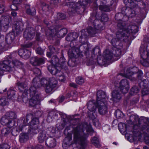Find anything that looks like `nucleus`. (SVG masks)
<instances>
[{
    "mask_svg": "<svg viewBox=\"0 0 149 149\" xmlns=\"http://www.w3.org/2000/svg\"><path fill=\"white\" fill-rule=\"evenodd\" d=\"M91 127L86 123H79L73 128L74 141V143L81 146L79 149H84L88 143L87 138L88 132H92Z\"/></svg>",
    "mask_w": 149,
    "mask_h": 149,
    "instance_id": "nucleus-1",
    "label": "nucleus"
},
{
    "mask_svg": "<svg viewBox=\"0 0 149 149\" xmlns=\"http://www.w3.org/2000/svg\"><path fill=\"white\" fill-rule=\"evenodd\" d=\"M89 21L93 23V25L94 27L93 28L92 27L90 26L88 28L86 31L85 30H82L81 31V35L79 41L81 43L85 44L86 42H87L86 38L88 35L91 37H93L96 33H98V30H103L104 27L101 24V23L100 21L96 19L95 15H91L89 19Z\"/></svg>",
    "mask_w": 149,
    "mask_h": 149,
    "instance_id": "nucleus-2",
    "label": "nucleus"
},
{
    "mask_svg": "<svg viewBox=\"0 0 149 149\" xmlns=\"http://www.w3.org/2000/svg\"><path fill=\"white\" fill-rule=\"evenodd\" d=\"M91 2V0H80L77 3L71 2L67 3L66 5L69 6L68 13L70 15H73L76 13L81 14L85 10L88 3Z\"/></svg>",
    "mask_w": 149,
    "mask_h": 149,
    "instance_id": "nucleus-3",
    "label": "nucleus"
},
{
    "mask_svg": "<svg viewBox=\"0 0 149 149\" xmlns=\"http://www.w3.org/2000/svg\"><path fill=\"white\" fill-rule=\"evenodd\" d=\"M118 26L120 29H124L125 31L129 34L128 37L130 40H133L135 38L134 35L137 33L138 31V27L135 25H128L126 23L121 22L118 23Z\"/></svg>",
    "mask_w": 149,
    "mask_h": 149,
    "instance_id": "nucleus-4",
    "label": "nucleus"
},
{
    "mask_svg": "<svg viewBox=\"0 0 149 149\" xmlns=\"http://www.w3.org/2000/svg\"><path fill=\"white\" fill-rule=\"evenodd\" d=\"M143 74V73L141 70L137 67H134L131 69H127L125 77L131 81H135L136 78L141 80Z\"/></svg>",
    "mask_w": 149,
    "mask_h": 149,
    "instance_id": "nucleus-5",
    "label": "nucleus"
},
{
    "mask_svg": "<svg viewBox=\"0 0 149 149\" xmlns=\"http://www.w3.org/2000/svg\"><path fill=\"white\" fill-rule=\"evenodd\" d=\"M32 117L31 114H29L26 115V118H23L22 119L19 120L17 121L18 128H13L11 132L12 134L14 136H16L18 134L19 132L22 130L23 127L27 125L29 120L30 118H31Z\"/></svg>",
    "mask_w": 149,
    "mask_h": 149,
    "instance_id": "nucleus-6",
    "label": "nucleus"
},
{
    "mask_svg": "<svg viewBox=\"0 0 149 149\" xmlns=\"http://www.w3.org/2000/svg\"><path fill=\"white\" fill-rule=\"evenodd\" d=\"M79 53V49L78 47L74 46L69 49L68 55L70 58L68 62V65L70 67H73L76 65V60L75 58Z\"/></svg>",
    "mask_w": 149,
    "mask_h": 149,
    "instance_id": "nucleus-7",
    "label": "nucleus"
},
{
    "mask_svg": "<svg viewBox=\"0 0 149 149\" xmlns=\"http://www.w3.org/2000/svg\"><path fill=\"white\" fill-rule=\"evenodd\" d=\"M100 5L99 9L104 11L109 12L110 7L113 3V0H99Z\"/></svg>",
    "mask_w": 149,
    "mask_h": 149,
    "instance_id": "nucleus-8",
    "label": "nucleus"
},
{
    "mask_svg": "<svg viewBox=\"0 0 149 149\" xmlns=\"http://www.w3.org/2000/svg\"><path fill=\"white\" fill-rule=\"evenodd\" d=\"M121 11L123 15H124L123 19L126 18V20L127 21L129 18L134 17L136 15V13L135 10L128 7H123Z\"/></svg>",
    "mask_w": 149,
    "mask_h": 149,
    "instance_id": "nucleus-9",
    "label": "nucleus"
},
{
    "mask_svg": "<svg viewBox=\"0 0 149 149\" xmlns=\"http://www.w3.org/2000/svg\"><path fill=\"white\" fill-rule=\"evenodd\" d=\"M26 28L24 32V38L26 40H31L34 37L35 30L32 27L29 26V23L27 22Z\"/></svg>",
    "mask_w": 149,
    "mask_h": 149,
    "instance_id": "nucleus-10",
    "label": "nucleus"
},
{
    "mask_svg": "<svg viewBox=\"0 0 149 149\" xmlns=\"http://www.w3.org/2000/svg\"><path fill=\"white\" fill-rule=\"evenodd\" d=\"M13 33L15 34L16 36L21 34L24 29V24L21 21L15 22L13 26Z\"/></svg>",
    "mask_w": 149,
    "mask_h": 149,
    "instance_id": "nucleus-11",
    "label": "nucleus"
},
{
    "mask_svg": "<svg viewBox=\"0 0 149 149\" xmlns=\"http://www.w3.org/2000/svg\"><path fill=\"white\" fill-rule=\"evenodd\" d=\"M117 27L119 31L116 33V39H118L120 41V39H123V40L125 42H126V40H130V37H128L129 34L127 32L125 31L124 29H120L118 26Z\"/></svg>",
    "mask_w": 149,
    "mask_h": 149,
    "instance_id": "nucleus-12",
    "label": "nucleus"
},
{
    "mask_svg": "<svg viewBox=\"0 0 149 149\" xmlns=\"http://www.w3.org/2000/svg\"><path fill=\"white\" fill-rule=\"evenodd\" d=\"M48 85L45 88V91L49 93L51 92L57 86V81L55 78L53 77L49 79Z\"/></svg>",
    "mask_w": 149,
    "mask_h": 149,
    "instance_id": "nucleus-13",
    "label": "nucleus"
},
{
    "mask_svg": "<svg viewBox=\"0 0 149 149\" xmlns=\"http://www.w3.org/2000/svg\"><path fill=\"white\" fill-rule=\"evenodd\" d=\"M97 107L99 113L101 115H104L107 112V102H97Z\"/></svg>",
    "mask_w": 149,
    "mask_h": 149,
    "instance_id": "nucleus-14",
    "label": "nucleus"
},
{
    "mask_svg": "<svg viewBox=\"0 0 149 149\" xmlns=\"http://www.w3.org/2000/svg\"><path fill=\"white\" fill-rule=\"evenodd\" d=\"M9 64L8 62L6 61H3L2 63H0V76L3 74L4 71L9 72L12 70L13 68L7 66V64Z\"/></svg>",
    "mask_w": 149,
    "mask_h": 149,
    "instance_id": "nucleus-15",
    "label": "nucleus"
},
{
    "mask_svg": "<svg viewBox=\"0 0 149 149\" xmlns=\"http://www.w3.org/2000/svg\"><path fill=\"white\" fill-rule=\"evenodd\" d=\"M4 61H7L8 62L9 64H7V66H10V67L13 68L12 70H10L9 72L13 71L15 70L14 66L20 68L22 67L23 65V63H22L17 60H14L12 62L8 60H5Z\"/></svg>",
    "mask_w": 149,
    "mask_h": 149,
    "instance_id": "nucleus-16",
    "label": "nucleus"
},
{
    "mask_svg": "<svg viewBox=\"0 0 149 149\" xmlns=\"http://www.w3.org/2000/svg\"><path fill=\"white\" fill-rule=\"evenodd\" d=\"M9 23L8 18L6 16H2L0 18V26H3V31L6 32L8 28Z\"/></svg>",
    "mask_w": 149,
    "mask_h": 149,
    "instance_id": "nucleus-17",
    "label": "nucleus"
},
{
    "mask_svg": "<svg viewBox=\"0 0 149 149\" xmlns=\"http://www.w3.org/2000/svg\"><path fill=\"white\" fill-rule=\"evenodd\" d=\"M44 59L42 58L32 57L31 59V63L33 66H39L45 63Z\"/></svg>",
    "mask_w": 149,
    "mask_h": 149,
    "instance_id": "nucleus-18",
    "label": "nucleus"
},
{
    "mask_svg": "<svg viewBox=\"0 0 149 149\" xmlns=\"http://www.w3.org/2000/svg\"><path fill=\"white\" fill-rule=\"evenodd\" d=\"M96 102H106L105 100L106 97H106V93L103 91H98L97 93Z\"/></svg>",
    "mask_w": 149,
    "mask_h": 149,
    "instance_id": "nucleus-19",
    "label": "nucleus"
},
{
    "mask_svg": "<svg viewBox=\"0 0 149 149\" xmlns=\"http://www.w3.org/2000/svg\"><path fill=\"white\" fill-rule=\"evenodd\" d=\"M15 34L13 32H11L7 34L6 37L5 41L11 47L13 46V42L15 39Z\"/></svg>",
    "mask_w": 149,
    "mask_h": 149,
    "instance_id": "nucleus-20",
    "label": "nucleus"
},
{
    "mask_svg": "<svg viewBox=\"0 0 149 149\" xmlns=\"http://www.w3.org/2000/svg\"><path fill=\"white\" fill-rule=\"evenodd\" d=\"M139 85L142 88L141 93L143 96L149 94V88L148 87L147 84H144V81H141L139 83Z\"/></svg>",
    "mask_w": 149,
    "mask_h": 149,
    "instance_id": "nucleus-21",
    "label": "nucleus"
},
{
    "mask_svg": "<svg viewBox=\"0 0 149 149\" xmlns=\"http://www.w3.org/2000/svg\"><path fill=\"white\" fill-rule=\"evenodd\" d=\"M45 143L47 146L51 148L54 147L56 144V139L52 137L47 138L46 140Z\"/></svg>",
    "mask_w": 149,
    "mask_h": 149,
    "instance_id": "nucleus-22",
    "label": "nucleus"
},
{
    "mask_svg": "<svg viewBox=\"0 0 149 149\" xmlns=\"http://www.w3.org/2000/svg\"><path fill=\"white\" fill-rule=\"evenodd\" d=\"M48 69L50 72L53 75H56V73L58 71H60V68L57 65L51 64L49 65L48 67Z\"/></svg>",
    "mask_w": 149,
    "mask_h": 149,
    "instance_id": "nucleus-23",
    "label": "nucleus"
},
{
    "mask_svg": "<svg viewBox=\"0 0 149 149\" xmlns=\"http://www.w3.org/2000/svg\"><path fill=\"white\" fill-rule=\"evenodd\" d=\"M100 52V50L98 47L97 46L95 47L91 51V56L90 58V60L93 61L92 60L93 59V61L91 62V64H94V62H95L96 60V59H94V57L96 55H97V53L99 54Z\"/></svg>",
    "mask_w": 149,
    "mask_h": 149,
    "instance_id": "nucleus-24",
    "label": "nucleus"
},
{
    "mask_svg": "<svg viewBox=\"0 0 149 149\" xmlns=\"http://www.w3.org/2000/svg\"><path fill=\"white\" fill-rule=\"evenodd\" d=\"M31 97V98L29 102V105L30 106L33 107L36 106L39 102L40 100L39 97L37 95L36 97L33 96Z\"/></svg>",
    "mask_w": 149,
    "mask_h": 149,
    "instance_id": "nucleus-25",
    "label": "nucleus"
},
{
    "mask_svg": "<svg viewBox=\"0 0 149 149\" xmlns=\"http://www.w3.org/2000/svg\"><path fill=\"white\" fill-rule=\"evenodd\" d=\"M72 137L70 136L66 137L64 139L62 146L64 149H66L72 144Z\"/></svg>",
    "mask_w": 149,
    "mask_h": 149,
    "instance_id": "nucleus-26",
    "label": "nucleus"
},
{
    "mask_svg": "<svg viewBox=\"0 0 149 149\" xmlns=\"http://www.w3.org/2000/svg\"><path fill=\"white\" fill-rule=\"evenodd\" d=\"M28 133L32 135L37 134L39 132L38 126H35L30 125L29 127Z\"/></svg>",
    "mask_w": 149,
    "mask_h": 149,
    "instance_id": "nucleus-27",
    "label": "nucleus"
},
{
    "mask_svg": "<svg viewBox=\"0 0 149 149\" xmlns=\"http://www.w3.org/2000/svg\"><path fill=\"white\" fill-rule=\"evenodd\" d=\"M47 138L46 132L45 131H42L40 132L38 137V142L42 143L44 142Z\"/></svg>",
    "mask_w": 149,
    "mask_h": 149,
    "instance_id": "nucleus-28",
    "label": "nucleus"
},
{
    "mask_svg": "<svg viewBox=\"0 0 149 149\" xmlns=\"http://www.w3.org/2000/svg\"><path fill=\"white\" fill-rule=\"evenodd\" d=\"M123 15L121 12L117 13L116 14L115 16V19L116 20H117V25H118V23H119L121 22L122 23H126V22L127 21V20H126V18H124L123 19Z\"/></svg>",
    "mask_w": 149,
    "mask_h": 149,
    "instance_id": "nucleus-29",
    "label": "nucleus"
},
{
    "mask_svg": "<svg viewBox=\"0 0 149 149\" xmlns=\"http://www.w3.org/2000/svg\"><path fill=\"white\" fill-rule=\"evenodd\" d=\"M27 91L29 92L30 97H36L37 95L40 97V93L37 91V88L35 87L31 86Z\"/></svg>",
    "mask_w": 149,
    "mask_h": 149,
    "instance_id": "nucleus-30",
    "label": "nucleus"
},
{
    "mask_svg": "<svg viewBox=\"0 0 149 149\" xmlns=\"http://www.w3.org/2000/svg\"><path fill=\"white\" fill-rule=\"evenodd\" d=\"M11 48L9 45L6 42L4 38L3 40H2L0 41V49L2 51L7 50Z\"/></svg>",
    "mask_w": 149,
    "mask_h": 149,
    "instance_id": "nucleus-31",
    "label": "nucleus"
},
{
    "mask_svg": "<svg viewBox=\"0 0 149 149\" xmlns=\"http://www.w3.org/2000/svg\"><path fill=\"white\" fill-rule=\"evenodd\" d=\"M111 94L112 99L114 101H116V100H119L121 98V93L118 89L113 91L112 92Z\"/></svg>",
    "mask_w": 149,
    "mask_h": 149,
    "instance_id": "nucleus-32",
    "label": "nucleus"
},
{
    "mask_svg": "<svg viewBox=\"0 0 149 149\" xmlns=\"http://www.w3.org/2000/svg\"><path fill=\"white\" fill-rule=\"evenodd\" d=\"M87 107L89 111H96L97 104H95L94 100L89 101L87 103Z\"/></svg>",
    "mask_w": 149,
    "mask_h": 149,
    "instance_id": "nucleus-33",
    "label": "nucleus"
},
{
    "mask_svg": "<svg viewBox=\"0 0 149 149\" xmlns=\"http://www.w3.org/2000/svg\"><path fill=\"white\" fill-rule=\"evenodd\" d=\"M111 43L115 47H117L118 48H122L123 45L120 42V41L116 38H113L111 41Z\"/></svg>",
    "mask_w": 149,
    "mask_h": 149,
    "instance_id": "nucleus-34",
    "label": "nucleus"
},
{
    "mask_svg": "<svg viewBox=\"0 0 149 149\" xmlns=\"http://www.w3.org/2000/svg\"><path fill=\"white\" fill-rule=\"evenodd\" d=\"M113 56V54L109 51L106 50L103 53V58L107 62L108 61H109L111 60Z\"/></svg>",
    "mask_w": 149,
    "mask_h": 149,
    "instance_id": "nucleus-35",
    "label": "nucleus"
},
{
    "mask_svg": "<svg viewBox=\"0 0 149 149\" xmlns=\"http://www.w3.org/2000/svg\"><path fill=\"white\" fill-rule=\"evenodd\" d=\"M65 60L64 57H61L59 59V61L58 64H57V66L59 67L60 69L62 68L65 70L67 69L68 68L65 65Z\"/></svg>",
    "mask_w": 149,
    "mask_h": 149,
    "instance_id": "nucleus-36",
    "label": "nucleus"
},
{
    "mask_svg": "<svg viewBox=\"0 0 149 149\" xmlns=\"http://www.w3.org/2000/svg\"><path fill=\"white\" fill-rule=\"evenodd\" d=\"M78 37V34L76 32H74L68 34L67 36L66 39L68 41H72L76 39Z\"/></svg>",
    "mask_w": 149,
    "mask_h": 149,
    "instance_id": "nucleus-37",
    "label": "nucleus"
},
{
    "mask_svg": "<svg viewBox=\"0 0 149 149\" xmlns=\"http://www.w3.org/2000/svg\"><path fill=\"white\" fill-rule=\"evenodd\" d=\"M31 85L36 88L41 87L40 80V79L38 77L34 78L32 81Z\"/></svg>",
    "mask_w": 149,
    "mask_h": 149,
    "instance_id": "nucleus-38",
    "label": "nucleus"
},
{
    "mask_svg": "<svg viewBox=\"0 0 149 149\" xmlns=\"http://www.w3.org/2000/svg\"><path fill=\"white\" fill-rule=\"evenodd\" d=\"M25 7L26 9V13L28 14L33 16L35 15L36 10L34 8H30V6L28 5H26Z\"/></svg>",
    "mask_w": 149,
    "mask_h": 149,
    "instance_id": "nucleus-39",
    "label": "nucleus"
},
{
    "mask_svg": "<svg viewBox=\"0 0 149 149\" xmlns=\"http://www.w3.org/2000/svg\"><path fill=\"white\" fill-rule=\"evenodd\" d=\"M18 101L22 102L25 103H27L28 101V98L27 97V93L26 92H24L23 93L21 96H19L17 98Z\"/></svg>",
    "mask_w": 149,
    "mask_h": 149,
    "instance_id": "nucleus-40",
    "label": "nucleus"
},
{
    "mask_svg": "<svg viewBox=\"0 0 149 149\" xmlns=\"http://www.w3.org/2000/svg\"><path fill=\"white\" fill-rule=\"evenodd\" d=\"M5 116L8 119H15L17 118V115L15 113L12 111L7 112L5 114Z\"/></svg>",
    "mask_w": 149,
    "mask_h": 149,
    "instance_id": "nucleus-41",
    "label": "nucleus"
},
{
    "mask_svg": "<svg viewBox=\"0 0 149 149\" xmlns=\"http://www.w3.org/2000/svg\"><path fill=\"white\" fill-rule=\"evenodd\" d=\"M29 139L27 134L25 133L20 134L19 136V141L21 143H24L26 141Z\"/></svg>",
    "mask_w": 149,
    "mask_h": 149,
    "instance_id": "nucleus-42",
    "label": "nucleus"
},
{
    "mask_svg": "<svg viewBox=\"0 0 149 149\" xmlns=\"http://www.w3.org/2000/svg\"><path fill=\"white\" fill-rule=\"evenodd\" d=\"M18 88L21 91H22L27 86V83L25 81L22 82L19 81L17 83Z\"/></svg>",
    "mask_w": 149,
    "mask_h": 149,
    "instance_id": "nucleus-43",
    "label": "nucleus"
},
{
    "mask_svg": "<svg viewBox=\"0 0 149 149\" xmlns=\"http://www.w3.org/2000/svg\"><path fill=\"white\" fill-rule=\"evenodd\" d=\"M15 91L13 90L10 89L7 92L8 97L10 99H13L15 97Z\"/></svg>",
    "mask_w": 149,
    "mask_h": 149,
    "instance_id": "nucleus-44",
    "label": "nucleus"
},
{
    "mask_svg": "<svg viewBox=\"0 0 149 149\" xmlns=\"http://www.w3.org/2000/svg\"><path fill=\"white\" fill-rule=\"evenodd\" d=\"M8 104V99L6 97L3 96L0 99V105L3 106L7 105Z\"/></svg>",
    "mask_w": 149,
    "mask_h": 149,
    "instance_id": "nucleus-45",
    "label": "nucleus"
},
{
    "mask_svg": "<svg viewBox=\"0 0 149 149\" xmlns=\"http://www.w3.org/2000/svg\"><path fill=\"white\" fill-rule=\"evenodd\" d=\"M29 114H31L32 115V117L31 118H30L32 119L31 120L30 122V125L35 126V125L38 126V124H39V122L38 120V118H32L33 117V115L31 113H29Z\"/></svg>",
    "mask_w": 149,
    "mask_h": 149,
    "instance_id": "nucleus-46",
    "label": "nucleus"
},
{
    "mask_svg": "<svg viewBox=\"0 0 149 149\" xmlns=\"http://www.w3.org/2000/svg\"><path fill=\"white\" fill-rule=\"evenodd\" d=\"M98 56L97 58V60L98 64L100 65H103L106 64L107 62L106 61V60H105L103 57H100Z\"/></svg>",
    "mask_w": 149,
    "mask_h": 149,
    "instance_id": "nucleus-47",
    "label": "nucleus"
},
{
    "mask_svg": "<svg viewBox=\"0 0 149 149\" xmlns=\"http://www.w3.org/2000/svg\"><path fill=\"white\" fill-rule=\"evenodd\" d=\"M122 48H118L117 47L115 48V49L113 50L112 53L114 56L116 57H119L121 55V50L120 49Z\"/></svg>",
    "mask_w": 149,
    "mask_h": 149,
    "instance_id": "nucleus-48",
    "label": "nucleus"
},
{
    "mask_svg": "<svg viewBox=\"0 0 149 149\" xmlns=\"http://www.w3.org/2000/svg\"><path fill=\"white\" fill-rule=\"evenodd\" d=\"M56 76L58 79L61 81H65V77L63 74L61 72L58 71L56 74L55 75Z\"/></svg>",
    "mask_w": 149,
    "mask_h": 149,
    "instance_id": "nucleus-49",
    "label": "nucleus"
},
{
    "mask_svg": "<svg viewBox=\"0 0 149 149\" xmlns=\"http://www.w3.org/2000/svg\"><path fill=\"white\" fill-rule=\"evenodd\" d=\"M92 143L96 147H100V145L98 139L96 137H93L91 140Z\"/></svg>",
    "mask_w": 149,
    "mask_h": 149,
    "instance_id": "nucleus-50",
    "label": "nucleus"
},
{
    "mask_svg": "<svg viewBox=\"0 0 149 149\" xmlns=\"http://www.w3.org/2000/svg\"><path fill=\"white\" fill-rule=\"evenodd\" d=\"M139 51L141 54V56L143 59H146L147 57V53L144 50L143 47H141L139 49Z\"/></svg>",
    "mask_w": 149,
    "mask_h": 149,
    "instance_id": "nucleus-51",
    "label": "nucleus"
},
{
    "mask_svg": "<svg viewBox=\"0 0 149 149\" xmlns=\"http://www.w3.org/2000/svg\"><path fill=\"white\" fill-rule=\"evenodd\" d=\"M139 91V89H138L137 86H133L131 89L129 94L132 95L138 93Z\"/></svg>",
    "mask_w": 149,
    "mask_h": 149,
    "instance_id": "nucleus-52",
    "label": "nucleus"
},
{
    "mask_svg": "<svg viewBox=\"0 0 149 149\" xmlns=\"http://www.w3.org/2000/svg\"><path fill=\"white\" fill-rule=\"evenodd\" d=\"M40 80L41 86H43L46 88L47 86L48 85L49 79L43 78Z\"/></svg>",
    "mask_w": 149,
    "mask_h": 149,
    "instance_id": "nucleus-53",
    "label": "nucleus"
},
{
    "mask_svg": "<svg viewBox=\"0 0 149 149\" xmlns=\"http://www.w3.org/2000/svg\"><path fill=\"white\" fill-rule=\"evenodd\" d=\"M59 61V59L56 56L54 55L52 57L51 60V63L53 65H57L58 64Z\"/></svg>",
    "mask_w": 149,
    "mask_h": 149,
    "instance_id": "nucleus-54",
    "label": "nucleus"
},
{
    "mask_svg": "<svg viewBox=\"0 0 149 149\" xmlns=\"http://www.w3.org/2000/svg\"><path fill=\"white\" fill-rule=\"evenodd\" d=\"M129 89V87L122 86H119V87L118 88V89L120 91L123 93H127Z\"/></svg>",
    "mask_w": 149,
    "mask_h": 149,
    "instance_id": "nucleus-55",
    "label": "nucleus"
},
{
    "mask_svg": "<svg viewBox=\"0 0 149 149\" xmlns=\"http://www.w3.org/2000/svg\"><path fill=\"white\" fill-rule=\"evenodd\" d=\"M120 86H122L129 87L128 81L127 79H122L120 82Z\"/></svg>",
    "mask_w": 149,
    "mask_h": 149,
    "instance_id": "nucleus-56",
    "label": "nucleus"
},
{
    "mask_svg": "<svg viewBox=\"0 0 149 149\" xmlns=\"http://www.w3.org/2000/svg\"><path fill=\"white\" fill-rule=\"evenodd\" d=\"M67 33V30L66 28L61 29L58 32V34L61 37L64 36Z\"/></svg>",
    "mask_w": 149,
    "mask_h": 149,
    "instance_id": "nucleus-57",
    "label": "nucleus"
},
{
    "mask_svg": "<svg viewBox=\"0 0 149 149\" xmlns=\"http://www.w3.org/2000/svg\"><path fill=\"white\" fill-rule=\"evenodd\" d=\"M49 49L52 54H56L58 53V50L54 47L50 45L48 47Z\"/></svg>",
    "mask_w": 149,
    "mask_h": 149,
    "instance_id": "nucleus-58",
    "label": "nucleus"
},
{
    "mask_svg": "<svg viewBox=\"0 0 149 149\" xmlns=\"http://www.w3.org/2000/svg\"><path fill=\"white\" fill-rule=\"evenodd\" d=\"M88 115L90 118H91L92 120L96 119L97 116L96 113L95 111H91L88 112Z\"/></svg>",
    "mask_w": 149,
    "mask_h": 149,
    "instance_id": "nucleus-59",
    "label": "nucleus"
},
{
    "mask_svg": "<svg viewBox=\"0 0 149 149\" xmlns=\"http://www.w3.org/2000/svg\"><path fill=\"white\" fill-rule=\"evenodd\" d=\"M31 54V52L30 51L27 49L24 48L23 57L24 58H28L30 57Z\"/></svg>",
    "mask_w": 149,
    "mask_h": 149,
    "instance_id": "nucleus-60",
    "label": "nucleus"
},
{
    "mask_svg": "<svg viewBox=\"0 0 149 149\" xmlns=\"http://www.w3.org/2000/svg\"><path fill=\"white\" fill-rule=\"evenodd\" d=\"M7 117L5 116L2 117L1 120V123L3 125H8L9 122V120Z\"/></svg>",
    "mask_w": 149,
    "mask_h": 149,
    "instance_id": "nucleus-61",
    "label": "nucleus"
},
{
    "mask_svg": "<svg viewBox=\"0 0 149 149\" xmlns=\"http://www.w3.org/2000/svg\"><path fill=\"white\" fill-rule=\"evenodd\" d=\"M10 129L9 127L4 128L2 129L1 133L3 135H8L10 132Z\"/></svg>",
    "mask_w": 149,
    "mask_h": 149,
    "instance_id": "nucleus-62",
    "label": "nucleus"
},
{
    "mask_svg": "<svg viewBox=\"0 0 149 149\" xmlns=\"http://www.w3.org/2000/svg\"><path fill=\"white\" fill-rule=\"evenodd\" d=\"M148 57L143 59V61H141V64L144 66L149 67V59H148Z\"/></svg>",
    "mask_w": 149,
    "mask_h": 149,
    "instance_id": "nucleus-63",
    "label": "nucleus"
},
{
    "mask_svg": "<svg viewBox=\"0 0 149 149\" xmlns=\"http://www.w3.org/2000/svg\"><path fill=\"white\" fill-rule=\"evenodd\" d=\"M115 115L116 118H118L122 117L123 116V113L119 109L117 110L116 111L115 113Z\"/></svg>",
    "mask_w": 149,
    "mask_h": 149,
    "instance_id": "nucleus-64",
    "label": "nucleus"
}]
</instances>
